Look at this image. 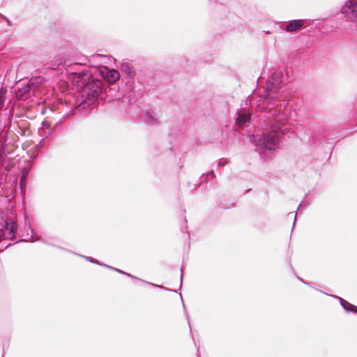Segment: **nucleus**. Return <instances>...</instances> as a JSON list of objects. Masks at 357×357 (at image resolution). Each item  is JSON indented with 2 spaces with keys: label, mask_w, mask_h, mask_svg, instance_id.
I'll return each mask as SVG.
<instances>
[{
  "label": "nucleus",
  "mask_w": 357,
  "mask_h": 357,
  "mask_svg": "<svg viewBox=\"0 0 357 357\" xmlns=\"http://www.w3.org/2000/svg\"><path fill=\"white\" fill-rule=\"evenodd\" d=\"M282 78L280 70H273L263 89V94L256 100L257 109L264 114V121L269 128L261 135H252V142L260 155L268 156L270 151L275 150L280 137L288 132L284 106L279 99Z\"/></svg>",
  "instance_id": "obj_1"
},
{
  "label": "nucleus",
  "mask_w": 357,
  "mask_h": 357,
  "mask_svg": "<svg viewBox=\"0 0 357 357\" xmlns=\"http://www.w3.org/2000/svg\"><path fill=\"white\" fill-rule=\"evenodd\" d=\"M68 74L73 75V79L81 89L79 99L77 100L76 106L79 110L93 108L98 103V98L102 99L105 89L102 82L94 78L92 72H89L87 67L80 63H70L66 68Z\"/></svg>",
  "instance_id": "obj_2"
},
{
  "label": "nucleus",
  "mask_w": 357,
  "mask_h": 357,
  "mask_svg": "<svg viewBox=\"0 0 357 357\" xmlns=\"http://www.w3.org/2000/svg\"><path fill=\"white\" fill-rule=\"evenodd\" d=\"M18 225L12 213H0V241L3 238L14 241L17 237Z\"/></svg>",
  "instance_id": "obj_3"
},
{
  "label": "nucleus",
  "mask_w": 357,
  "mask_h": 357,
  "mask_svg": "<svg viewBox=\"0 0 357 357\" xmlns=\"http://www.w3.org/2000/svg\"><path fill=\"white\" fill-rule=\"evenodd\" d=\"M57 108L54 106H50L45 107L43 109L41 113L44 115H47L45 119L41 123V128H40V134L45 131L47 129H49L52 125L53 124L54 121H57L58 118L50 116V114H54L56 112Z\"/></svg>",
  "instance_id": "obj_4"
},
{
  "label": "nucleus",
  "mask_w": 357,
  "mask_h": 357,
  "mask_svg": "<svg viewBox=\"0 0 357 357\" xmlns=\"http://www.w3.org/2000/svg\"><path fill=\"white\" fill-rule=\"evenodd\" d=\"M78 111H80L77 106L70 109L68 112H65L61 117L58 119L57 121L54 123L52 126H51L49 129H47L45 131L42 132L40 135L44 137L47 138L51 135H52L57 130L58 127L69 116L71 115H74Z\"/></svg>",
  "instance_id": "obj_5"
},
{
  "label": "nucleus",
  "mask_w": 357,
  "mask_h": 357,
  "mask_svg": "<svg viewBox=\"0 0 357 357\" xmlns=\"http://www.w3.org/2000/svg\"><path fill=\"white\" fill-rule=\"evenodd\" d=\"M100 75L102 78L107 79L110 82H116L121 77L119 70L109 68L106 66H100Z\"/></svg>",
  "instance_id": "obj_6"
},
{
  "label": "nucleus",
  "mask_w": 357,
  "mask_h": 357,
  "mask_svg": "<svg viewBox=\"0 0 357 357\" xmlns=\"http://www.w3.org/2000/svg\"><path fill=\"white\" fill-rule=\"evenodd\" d=\"M6 142V133L1 132L0 133V172L4 169L6 172L9 171V164L6 161L4 144Z\"/></svg>",
  "instance_id": "obj_7"
},
{
  "label": "nucleus",
  "mask_w": 357,
  "mask_h": 357,
  "mask_svg": "<svg viewBox=\"0 0 357 357\" xmlns=\"http://www.w3.org/2000/svg\"><path fill=\"white\" fill-rule=\"evenodd\" d=\"M341 11L350 18L357 19V0L348 1L342 7Z\"/></svg>",
  "instance_id": "obj_8"
},
{
  "label": "nucleus",
  "mask_w": 357,
  "mask_h": 357,
  "mask_svg": "<svg viewBox=\"0 0 357 357\" xmlns=\"http://www.w3.org/2000/svg\"><path fill=\"white\" fill-rule=\"evenodd\" d=\"M21 87L18 88L17 96L22 99L26 100L30 98L34 94V87L30 84V82H26L25 84L24 82L20 84Z\"/></svg>",
  "instance_id": "obj_9"
},
{
  "label": "nucleus",
  "mask_w": 357,
  "mask_h": 357,
  "mask_svg": "<svg viewBox=\"0 0 357 357\" xmlns=\"http://www.w3.org/2000/svg\"><path fill=\"white\" fill-rule=\"evenodd\" d=\"M28 229L30 230L31 234L29 235V233H26V235L23 234L22 236H24L25 238H23V239H20V240L16 241L15 243H18V242H34L36 241H41V242L45 243V244L54 246V245L51 244L50 243H47L44 239H42L39 236H33L34 230L30 227V225H29ZM55 247H56L57 248L61 249V250H65L63 248H62V247H61L59 245H55Z\"/></svg>",
  "instance_id": "obj_10"
},
{
  "label": "nucleus",
  "mask_w": 357,
  "mask_h": 357,
  "mask_svg": "<svg viewBox=\"0 0 357 357\" xmlns=\"http://www.w3.org/2000/svg\"><path fill=\"white\" fill-rule=\"evenodd\" d=\"M120 70L123 77V80L134 79L136 75V72L134 67L128 62L121 63Z\"/></svg>",
  "instance_id": "obj_11"
},
{
  "label": "nucleus",
  "mask_w": 357,
  "mask_h": 357,
  "mask_svg": "<svg viewBox=\"0 0 357 357\" xmlns=\"http://www.w3.org/2000/svg\"><path fill=\"white\" fill-rule=\"evenodd\" d=\"M320 292L325 294V292L319 290ZM326 295L333 297L334 298H337L340 301V305L342 307V308L347 312H353L357 314V306L354 305L352 303H350L347 301L344 300V298L335 296V295H331L328 294H326Z\"/></svg>",
  "instance_id": "obj_12"
},
{
  "label": "nucleus",
  "mask_w": 357,
  "mask_h": 357,
  "mask_svg": "<svg viewBox=\"0 0 357 357\" xmlns=\"http://www.w3.org/2000/svg\"><path fill=\"white\" fill-rule=\"evenodd\" d=\"M236 123L239 127L245 126L251 119V114L245 109L236 113Z\"/></svg>",
  "instance_id": "obj_13"
},
{
  "label": "nucleus",
  "mask_w": 357,
  "mask_h": 357,
  "mask_svg": "<svg viewBox=\"0 0 357 357\" xmlns=\"http://www.w3.org/2000/svg\"><path fill=\"white\" fill-rule=\"evenodd\" d=\"M105 59L104 55L100 54H93L89 59V62L90 64L93 65L95 67V70L93 72V73L98 72L100 73V66H103L101 65L102 60Z\"/></svg>",
  "instance_id": "obj_14"
},
{
  "label": "nucleus",
  "mask_w": 357,
  "mask_h": 357,
  "mask_svg": "<svg viewBox=\"0 0 357 357\" xmlns=\"http://www.w3.org/2000/svg\"><path fill=\"white\" fill-rule=\"evenodd\" d=\"M123 81L125 82V86H126L125 91H126V93L128 94V96L130 98H131L132 96H135V85L134 79H125ZM129 100L130 101L131 98H130Z\"/></svg>",
  "instance_id": "obj_15"
},
{
  "label": "nucleus",
  "mask_w": 357,
  "mask_h": 357,
  "mask_svg": "<svg viewBox=\"0 0 357 357\" xmlns=\"http://www.w3.org/2000/svg\"><path fill=\"white\" fill-rule=\"evenodd\" d=\"M280 27L286 32H291L297 30L303 26L304 24H280Z\"/></svg>",
  "instance_id": "obj_16"
},
{
  "label": "nucleus",
  "mask_w": 357,
  "mask_h": 357,
  "mask_svg": "<svg viewBox=\"0 0 357 357\" xmlns=\"http://www.w3.org/2000/svg\"><path fill=\"white\" fill-rule=\"evenodd\" d=\"M183 270L181 269V276H180V280H181V283H180V287L178 290H173V289H170L169 288H167L165 287H163L162 285H159V284H153V283H151V282H146V283L152 285V286H154V287H158V288H160V289H165L167 291H173V292H175V293H178V291H180L181 287H182V285H183Z\"/></svg>",
  "instance_id": "obj_17"
},
{
  "label": "nucleus",
  "mask_w": 357,
  "mask_h": 357,
  "mask_svg": "<svg viewBox=\"0 0 357 357\" xmlns=\"http://www.w3.org/2000/svg\"><path fill=\"white\" fill-rule=\"evenodd\" d=\"M104 267H105L107 268H109L110 270H112L114 271H116V272H117V273H119L120 274H124V275H127L128 277L134 278L139 280H141L142 282H145L144 280H143L142 279H139V278H137V277H135V276L132 275L131 274H130L128 273H126V272H125V271H122L121 269H119L117 268L112 267V266H109L107 264H104Z\"/></svg>",
  "instance_id": "obj_18"
},
{
  "label": "nucleus",
  "mask_w": 357,
  "mask_h": 357,
  "mask_svg": "<svg viewBox=\"0 0 357 357\" xmlns=\"http://www.w3.org/2000/svg\"><path fill=\"white\" fill-rule=\"evenodd\" d=\"M7 93V89L6 88L1 87L0 89V111L3 109L5 103V96Z\"/></svg>",
  "instance_id": "obj_19"
},
{
  "label": "nucleus",
  "mask_w": 357,
  "mask_h": 357,
  "mask_svg": "<svg viewBox=\"0 0 357 357\" xmlns=\"http://www.w3.org/2000/svg\"><path fill=\"white\" fill-rule=\"evenodd\" d=\"M208 177L211 178H214L215 177V174L213 172V170H211L206 174H203L202 176V181L208 182Z\"/></svg>",
  "instance_id": "obj_20"
},
{
  "label": "nucleus",
  "mask_w": 357,
  "mask_h": 357,
  "mask_svg": "<svg viewBox=\"0 0 357 357\" xmlns=\"http://www.w3.org/2000/svg\"><path fill=\"white\" fill-rule=\"evenodd\" d=\"M145 120L146 123L151 124H153L156 122V119L148 113L146 114Z\"/></svg>",
  "instance_id": "obj_21"
},
{
  "label": "nucleus",
  "mask_w": 357,
  "mask_h": 357,
  "mask_svg": "<svg viewBox=\"0 0 357 357\" xmlns=\"http://www.w3.org/2000/svg\"><path fill=\"white\" fill-rule=\"evenodd\" d=\"M88 261H90L93 264H98L100 266H104V263L99 261L98 260L91 257H84Z\"/></svg>",
  "instance_id": "obj_22"
},
{
  "label": "nucleus",
  "mask_w": 357,
  "mask_h": 357,
  "mask_svg": "<svg viewBox=\"0 0 357 357\" xmlns=\"http://www.w3.org/2000/svg\"><path fill=\"white\" fill-rule=\"evenodd\" d=\"M180 296H181V301H182V303H183V306L184 310L186 311L185 305L184 304V302H183V297H182V295H181V293H180ZM185 314H186L187 319L188 321L189 326L190 327V316H189V314H188L187 312H185Z\"/></svg>",
  "instance_id": "obj_23"
},
{
  "label": "nucleus",
  "mask_w": 357,
  "mask_h": 357,
  "mask_svg": "<svg viewBox=\"0 0 357 357\" xmlns=\"http://www.w3.org/2000/svg\"><path fill=\"white\" fill-rule=\"evenodd\" d=\"M227 162V161H225V160H224V159H220V160L218 161V167H222V166H224Z\"/></svg>",
  "instance_id": "obj_24"
},
{
  "label": "nucleus",
  "mask_w": 357,
  "mask_h": 357,
  "mask_svg": "<svg viewBox=\"0 0 357 357\" xmlns=\"http://www.w3.org/2000/svg\"><path fill=\"white\" fill-rule=\"evenodd\" d=\"M3 21H6V22H10V21L4 16L0 15V22Z\"/></svg>",
  "instance_id": "obj_25"
},
{
  "label": "nucleus",
  "mask_w": 357,
  "mask_h": 357,
  "mask_svg": "<svg viewBox=\"0 0 357 357\" xmlns=\"http://www.w3.org/2000/svg\"><path fill=\"white\" fill-rule=\"evenodd\" d=\"M287 22H295V23H297V22H304V21L302 20H289Z\"/></svg>",
  "instance_id": "obj_26"
},
{
  "label": "nucleus",
  "mask_w": 357,
  "mask_h": 357,
  "mask_svg": "<svg viewBox=\"0 0 357 357\" xmlns=\"http://www.w3.org/2000/svg\"><path fill=\"white\" fill-rule=\"evenodd\" d=\"M247 100H248V101H249V102H250V105L254 104V102H253V101H254L253 98H252V97H250V96H249L248 97Z\"/></svg>",
  "instance_id": "obj_27"
},
{
  "label": "nucleus",
  "mask_w": 357,
  "mask_h": 357,
  "mask_svg": "<svg viewBox=\"0 0 357 357\" xmlns=\"http://www.w3.org/2000/svg\"><path fill=\"white\" fill-rule=\"evenodd\" d=\"M304 284L305 285H307V286L310 287H312V284L310 282H304Z\"/></svg>",
  "instance_id": "obj_28"
},
{
  "label": "nucleus",
  "mask_w": 357,
  "mask_h": 357,
  "mask_svg": "<svg viewBox=\"0 0 357 357\" xmlns=\"http://www.w3.org/2000/svg\"><path fill=\"white\" fill-rule=\"evenodd\" d=\"M327 144H330V146H329L330 149H333L334 146L331 143L328 142Z\"/></svg>",
  "instance_id": "obj_29"
},
{
  "label": "nucleus",
  "mask_w": 357,
  "mask_h": 357,
  "mask_svg": "<svg viewBox=\"0 0 357 357\" xmlns=\"http://www.w3.org/2000/svg\"><path fill=\"white\" fill-rule=\"evenodd\" d=\"M298 279L300 280V281L301 282H303L304 284V282H306V281H305L303 279H302L301 278H298Z\"/></svg>",
  "instance_id": "obj_30"
},
{
  "label": "nucleus",
  "mask_w": 357,
  "mask_h": 357,
  "mask_svg": "<svg viewBox=\"0 0 357 357\" xmlns=\"http://www.w3.org/2000/svg\"><path fill=\"white\" fill-rule=\"evenodd\" d=\"M302 205H303V202L299 204V206L298 207V210H299V208L302 207Z\"/></svg>",
  "instance_id": "obj_31"
},
{
  "label": "nucleus",
  "mask_w": 357,
  "mask_h": 357,
  "mask_svg": "<svg viewBox=\"0 0 357 357\" xmlns=\"http://www.w3.org/2000/svg\"><path fill=\"white\" fill-rule=\"evenodd\" d=\"M186 236H187V238H190V234L188 231H186Z\"/></svg>",
  "instance_id": "obj_32"
},
{
  "label": "nucleus",
  "mask_w": 357,
  "mask_h": 357,
  "mask_svg": "<svg viewBox=\"0 0 357 357\" xmlns=\"http://www.w3.org/2000/svg\"><path fill=\"white\" fill-rule=\"evenodd\" d=\"M296 213L295 214V216H294V224H295V221H296ZM294 225H293V227H294Z\"/></svg>",
  "instance_id": "obj_33"
},
{
  "label": "nucleus",
  "mask_w": 357,
  "mask_h": 357,
  "mask_svg": "<svg viewBox=\"0 0 357 357\" xmlns=\"http://www.w3.org/2000/svg\"><path fill=\"white\" fill-rule=\"evenodd\" d=\"M307 196H308V194H305L304 199L307 198Z\"/></svg>",
  "instance_id": "obj_34"
},
{
  "label": "nucleus",
  "mask_w": 357,
  "mask_h": 357,
  "mask_svg": "<svg viewBox=\"0 0 357 357\" xmlns=\"http://www.w3.org/2000/svg\"><path fill=\"white\" fill-rule=\"evenodd\" d=\"M10 245V243H8V245H6L5 248H6L8 246Z\"/></svg>",
  "instance_id": "obj_35"
},
{
  "label": "nucleus",
  "mask_w": 357,
  "mask_h": 357,
  "mask_svg": "<svg viewBox=\"0 0 357 357\" xmlns=\"http://www.w3.org/2000/svg\"><path fill=\"white\" fill-rule=\"evenodd\" d=\"M265 33H269L270 32H269V31H265Z\"/></svg>",
  "instance_id": "obj_36"
}]
</instances>
